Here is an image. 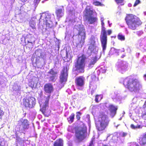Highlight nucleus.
<instances>
[{"mask_svg":"<svg viewBox=\"0 0 146 146\" xmlns=\"http://www.w3.org/2000/svg\"><path fill=\"white\" fill-rule=\"evenodd\" d=\"M127 135V133L125 132H123L121 134V133H117V138L121 137H125Z\"/></svg>","mask_w":146,"mask_h":146,"instance_id":"nucleus-28","label":"nucleus"},{"mask_svg":"<svg viewBox=\"0 0 146 146\" xmlns=\"http://www.w3.org/2000/svg\"><path fill=\"white\" fill-rule=\"evenodd\" d=\"M116 3L118 4L123 5L124 4L123 2L124 0H115Z\"/></svg>","mask_w":146,"mask_h":146,"instance_id":"nucleus-31","label":"nucleus"},{"mask_svg":"<svg viewBox=\"0 0 146 146\" xmlns=\"http://www.w3.org/2000/svg\"><path fill=\"white\" fill-rule=\"evenodd\" d=\"M139 143L141 145H144L146 144V132L140 137Z\"/></svg>","mask_w":146,"mask_h":146,"instance_id":"nucleus-20","label":"nucleus"},{"mask_svg":"<svg viewBox=\"0 0 146 146\" xmlns=\"http://www.w3.org/2000/svg\"><path fill=\"white\" fill-rule=\"evenodd\" d=\"M15 135L16 137H18V133H17V131H15Z\"/></svg>","mask_w":146,"mask_h":146,"instance_id":"nucleus-42","label":"nucleus"},{"mask_svg":"<svg viewBox=\"0 0 146 146\" xmlns=\"http://www.w3.org/2000/svg\"><path fill=\"white\" fill-rule=\"evenodd\" d=\"M129 146H140L136 142L131 143Z\"/></svg>","mask_w":146,"mask_h":146,"instance_id":"nucleus-34","label":"nucleus"},{"mask_svg":"<svg viewBox=\"0 0 146 146\" xmlns=\"http://www.w3.org/2000/svg\"><path fill=\"white\" fill-rule=\"evenodd\" d=\"M66 57L67 58H68V53L67 51H66Z\"/></svg>","mask_w":146,"mask_h":146,"instance_id":"nucleus-45","label":"nucleus"},{"mask_svg":"<svg viewBox=\"0 0 146 146\" xmlns=\"http://www.w3.org/2000/svg\"><path fill=\"white\" fill-rule=\"evenodd\" d=\"M125 56V55H123L121 56V58H123Z\"/></svg>","mask_w":146,"mask_h":146,"instance_id":"nucleus-48","label":"nucleus"},{"mask_svg":"<svg viewBox=\"0 0 146 146\" xmlns=\"http://www.w3.org/2000/svg\"><path fill=\"white\" fill-rule=\"evenodd\" d=\"M93 141H92L90 143V146H92V144H93Z\"/></svg>","mask_w":146,"mask_h":146,"instance_id":"nucleus-46","label":"nucleus"},{"mask_svg":"<svg viewBox=\"0 0 146 146\" xmlns=\"http://www.w3.org/2000/svg\"><path fill=\"white\" fill-rule=\"evenodd\" d=\"M38 53H40V56H41V53L40 51V49H37L35 51V54H36L37 55L38 54Z\"/></svg>","mask_w":146,"mask_h":146,"instance_id":"nucleus-37","label":"nucleus"},{"mask_svg":"<svg viewBox=\"0 0 146 146\" xmlns=\"http://www.w3.org/2000/svg\"><path fill=\"white\" fill-rule=\"evenodd\" d=\"M74 113H72L70 117L67 118V119L69 123H72L74 121Z\"/></svg>","mask_w":146,"mask_h":146,"instance_id":"nucleus-25","label":"nucleus"},{"mask_svg":"<svg viewBox=\"0 0 146 146\" xmlns=\"http://www.w3.org/2000/svg\"><path fill=\"white\" fill-rule=\"evenodd\" d=\"M118 108L112 104H110L109 106V110L110 112V115L113 117L116 113Z\"/></svg>","mask_w":146,"mask_h":146,"instance_id":"nucleus-18","label":"nucleus"},{"mask_svg":"<svg viewBox=\"0 0 146 146\" xmlns=\"http://www.w3.org/2000/svg\"><path fill=\"white\" fill-rule=\"evenodd\" d=\"M123 84L131 92H138L142 88V85L139 80L131 76L126 77L124 79Z\"/></svg>","mask_w":146,"mask_h":146,"instance_id":"nucleus-1","label":"nucleus"},{"mask_svg":"<svg viewBox=\"0 0 146 146\" xmlns=\"http://www.w3.org/2000/svg\"><path fill=\"white\" fill-rule=\"evenodd\" d=\"M93 4L96 6H102L101 3L98 1H95L93 2Z\"/></svg>","mask_w":146,"mask_h":146,"instance_id":"nucleus-32","label":"nucleus"},{"mask_svg":"<svg viewBox=\"0 0 146 146\" xmlns=\"http://www.w3.org/2000/svg\"><path fill=\"white\" fill-rule=\"evenodd\" d=\"M75 85L77 89L81 90L85 84V78L82 76L77 77L75 80Z\"/></svg>","mask_w":146,"mask_h":146,"instance_id":"nucleus-11","label":"nucleus"},{"mask_svg":"<svg viewBox=\"0 0 146 146\" xmlns=\"http://www.w3.org/2000/svg\"><path fill=\"white\" fill-rule=\"evenodd\" d=\"M96 42L94 40L92 39L91 40V42L90 44H95Z\"/></svg>","mask_w":146,"mask_h":146,"instance_id":"nucleus-36","label":"nucleus"},{"mask_svg":"<svg viewBox=\"0 0 146 146\" xmlns=\"http://www.w3.org/2000/svg\"><path fill=\"white\" fill-rule=\"evenodd\" d=\"M92 82H90V85H91V84H92Z\"/></svg>","mask_w":146,"mask_h":146,"instance_id":"nucleus-50","label":"nucleus"},{"mask_svg":"<svg viewBox=\"0 0 146 146\" xmlns=\"http://www.w3.org/2000/svg\"><path fill=\"white\" fill-rule=\"evenodd\" d=\"M29 86L30 87H31L32 88H33L34 87V85L33 84H32V82H29Z\"/></svg>","mask_w":146,"mask_h":146,"instance_id":"nucleus-39","label":"nucleus"},{"mask_svg":"<svg viewBox=\"0 0 146 146\" xmlns=\"http://www.w3.org/2000/svg\"><path fill=\"white\" fill-rule=\"evenodd\" d=\"M103 146H110V145H103Z\"/></svg>","mask_w":146,"mask_h":146,"instance_id":"nucleus-49","label":"nucleus"},{"mask_svg":"<svg viewBox=\"0 0 146 146\" xmlns=\"http://www.w3.org/2000/svg\"><path fill=\"white\" fill-rule=\"evenodd\" d=\"M62 9H58L56 10L55 11V13L56 16L58 18H61L62 17V13H63V11H64Z\"/></svg>","mask_w":146,"mask_h":146,"instance_id":"nucleus-23","label":"nucleus"},{"mask_svg":"<svg viewBox=\"0 0 146 146\" xmlns=\"http://www.w3.org/2000/svg\"><path fill=\"white\" fill-rule=\"evenodd\" d=\"M78 31V35L80 36L81 37V40L79 42V43L82 46L85 43L86 37V33L85 28L83 27H80Z\"/></svg>","mask_w":146,"mask_h":146,"instance_id":"nucleus-12","label":"nucleus"},{"mask_svg":"<svg viewBox=\"0 0 146 146\" xmlns=\"http://www.w3.org/2000/svg\"><path fill=\"white\" fill-rule=\"evenodd\" d=\"M68 70L67 66L63 67L59 77V82L61 83L62 84L67 81L68 76Z\"/></svg>","mask_w":146,"mask_h":146,"instance_id":"nucleus-10","label":"nucleus"},{"mask_svg":"<svg viewBox=\"0 0 146 146\" xmlns=\"http://www.w3.org/2000/svg\"><path fill=\"white\" fill-rule=\"evenodd\" d=\"M103 96L102 94H96L95 96V101L96 103L99 102L103 98Z\"/></svg>","mask_w":146,"mask_h":146,"instance_id":"nucleus-24","label":"nucleus"},{"mask_svg":"<svg viewBox=\"0 0 146 146\" xmlns=\"http://www.w3.org/2000/svg\"><path fill=\"white\" fill-rule=\"evenodd\" d=\"M22 2H24L26 1L27 0H21Z\"/></svg>","mask_w":146,"mask_h":146,"instance_id":"nucleus-47","label":"nucleus"},{"mask_svg":"<svg viewBox=\"0 0 146 146\" xmlns=\"http://www.w3.org/2000/svg\"><path fill=\"white\" fill-rule=\"evenodd\" d=\"M40 0H34V3L36 5L38 4L40 2Z\"/></svg>","mask_w":146,"mask_h":146,"instance_id":"nucleus-38","label":"nucleus"},{"mask_svg":"<svg viewBox=\"0 0 146 146\" xmlns=\"http://www.w3.org/2000/svg\"><path fill=\"white\" fill-rule=\"evenodd\" d=\"M82 113L80 111H78L76 112V117L78 120H79L80 119V116Z\"/></svg>","mask_w":146,"mask_h":146,"instance_id":"nucleus-30","label":"nucleus"},{"mask_svg":"<svg viewBox=\"0 0 146 146\" xmlns=\"http://www.w3.org/2000/svg\"><path fill=\"white\" fill-rule=\"evenodd\" d=\"M18 125L19 126H21L22 130L25 131L29 127V122L26 119H21L18 121Z\"/></svg>","mask_w":146,"mask_h":146,"instance_id":"nucleus-15","label":"nucleus"},{"mask_svg":"<svg viewBox=\"0 0 146 146\" xmlns=\"http://www.w3.org/2000/svg\"><path fill=\"white\" fill-rule=\"evenodd\" d=\"M94 13V11L90 8H86L84 10V16L85 17L86 20L90 24H94L98 21L97 17L92 16Z\"/></svg>","mask_w":146,"mask_h":146,"instance_id":"nucleus-5","label":"nucleus"},{"mask_svg":"<svg viewBox=\"0 0 146 146\" xmlns=\"http://www.w3.org/2000/svg\"><path fill=\"white\" fill-rule=\"evenodd\" d=\"M142 118L146 120V113L142 115Z\"/></svg>","mask_w":146,"mask_h":146,"instance_id":"nucleus-41","label":"nucleus"},{"mask_svg":"<svg viewBox=\"0 0 146 146\" xmlns=\"http://www.w3.org/2000/svg\"><path fill=\"white\" fill-rule=\"evenodd\" d=\"M140 126V125H139L137 126H135L133 124H131L130 125L132 129H135L137 128H139Z\"/></svg>","mask_w":146,"mask_h":146,"instance_id":"nucleus-33","label":"nucleus"},{"mask_svg":"<svg viewBox=\"0 0 146 146\" xmlns=\"http://www.w3.org/2000/svg\"><path fill=\"white\" fill-rule=\"evenodd\" d=\"M27 43L25 44L27 48L29 49H31L33 47L35 44V41L33 40V37L30 35L28 37Z\"/></svg>","mask_w":146,"mask_h":146,"instance_id":"nucleus-16","label":"nucleus"},{"mask_svg":"<svg viewBox=\"0 0 146 146\" xmlns=\"http://www.w3.org/2000/svg\"><path fill=\"white\" fill-rule=\"evenodd\" d=\"M96 47L95 44H90L88 49L90 50L91 51H93L96 49Z\"/></svg>","mask_w":146,"mask_h":146,"instance_id":"nucleus-26","label":"nucleus"},{"mask_svg":"<svg viewBox=\"0 0 146 146\" xmlns=\"http://www.w3.org/2000/svg\"><path fill=\"white\" fill-rule=\"evenodd\" d=\"M53 146H63V141L61 139H59L54 141Z\"/></svg>","mask_w":146,"mask_h":146,"instance_id":"nucleus-22","label":"nucleus"},{"mask_svg":"<svg viewBox=\"0 0 146 146\" xmlns=\"http://www.w3.org/2000/svg\"><path fill=\"white\" fill-rule=\"evenodd\" d=\"M141 2L139 0H136L133 5L134 7H135L139 4Z\"/></svg>","mask_w":146,"mask_h":146,"instance_id":"nucleus-35","label":"nucleus"},{"mask_svg":"<svg viewBox=\"0 0 146 146\" xmlns=\"http://www.w3.org/2000/svg\"><path fill=\"white\" fill-rule=\"evenodd\" d=\"M125 19L128 28L133 30H135L136 27L141 25L142 23L139 18L132 14H127Z\"/></svg>","mask_w":146,"mask_h":146,"instance_id":"nucleus-2","label":"nucleus"},{"mask_svg":"<svg viewBox=\"0 0 146 146\" xmlns=\"http://www.w3.org/2000/svg\"><path fill=\"white\" fill-rule=\"evenodd\" d=\"M117 37L118 39L121 41L124 40L125 39V36L120 33L118 34Z\"/></svg>","mask_w":146,"mask_h":146,"instance_id":"nucleus-27","label":"nucleus"},{"mask_svg":"<svg viewBox=\"0 0 146 146\" xmlns=\"http://www.w3.org/2000/svg\"><path fill=\"white\" fill-rule=\"evenodd\" d=\"M108 34V35H110L112 33V31L111 30H108L107 31Z\"/></svg>","mask_w":146,"mask_h":146,"instance_id":"nucleus-40","label":"nucleus"},{"mask_svg":"<svg viewBox=\"0 0 146 146\" xmlns=\"http://www.w3.org/2000/svg\"><path fill=\"white\" fill-rule=\"evenodd\" d=\"M50 98V96H48L46 98V100L44 102V104L43 105V106L40 110V111L46 117H48L50 115V111L49 113L47 112L46 110V108L48 106V102Z\"/></svg>","mask_w":146,"mask_h":146,"instance_id":"nucleus-13","label":"nucleus"},{"mask_svg":"<svg viewBox=\"0 0 146 146\" xmlns=\"http://www.w3.org/2000/svg\"><path fill=\"white\" fill-rule=\"evenodd\" d=\"M58 73V71H55L53 68L51 69L48 72V74L52 75L49 77V81L55 82L57 78V75Z\"/></svg>","mask_w":146,"mask_h":146,"instance_id":"nucleus-14","label":"nucleus"},{"mask_svg":"<svg viewBox=\"0 0 146 146\" xmlns=\"http://www.w3.org/2000/svg\"><path fill=\"white\" fill-rule=\"evenodd\" d=\"M37 21V20L36 18L35 17H32L30 20L29 22V26L33 29H36V23Z\"/></svg>","mask_w":146,"mask_h":146,"instance_id":"nucleus-19","label":"nucleus"},{"mask_svg":"<svg viewBox=\"0 0 146 146\" xmlns=\"http://www.w3.org/2000/svg\"><path fill=\"white\" fill-rule=\"evenodd\" d=\"M86 128L82 127L76 128L75 129V136L77 140L81 142L86 137Z\"/></svg>","mask_w":146,"mask_h":146,"instance_id":"nucleus-7","label":"nucleus"},{"mask_svg":"<svg viewBox=\"0 0 146 146\" xmlns=\"http://www.w3.org/2000/svg\"><path fill=\"white\" fill-rule=\"evenodd\" d=\"M115 37H116V36H113V37H114V38H115Z\"/></svg>","mask_w":146,"mask_h":146,"instance_id":"nucleus-51","label":"nucleus"},{"mask_svg":"<svg viewBox=\"0 0 146 146\" xmlns=\"http://www.w3.org/2000/svg\"><path fill=\"white\" fill-rule=\"evenodd\" d=\"M5 114V112L0 107V121L2 120L3 116Z\"/></svg>","mask_w":146,"mask_h":146,"instance_id":"nucleus-29","label":"nucleus"},{"mask_svg":"<svg viewBox=\"0 0 146 146\" xmlns=\"http://www.w3.org/2000/svg\"><path fill=\"white\" fill-rule=\"evenodd\" d=\"M143 77L145 78V80H146V74H145L143 75Z\"/></svg>","mask_w":146,"mask_h":146,"instance_id":"nucleus-44","label":"nucleus"},{"mask_svg":"<svg viewBox=\"0 0 146 146\" xmlns=\"http://www.w3.org/2000/svg\"><path fill=\"white\" fill-rule=\"evenodd\" d=\"M86 59L85 55L82 54L78 57L75 63L74 66L76 70L79 71L80 73H84V72Z\"/></svg>","mask_w":146,"mask_h":146,"instance_id":"nucleus-4","label":"nucleus"},{"mask_svg":"<svg viewBox=\"0 0 146 146\" xmlns=\"http://www.w3.org/2000/svg\"><path fill=\"white\" fill-rule=\"evenodd\" d=\"M44 21L43 24L45 23L46 26L48 28H51L52 27V23L50 21V16L46 12L42 13L40 16V19Z\"/></svg>","mask_w":146,"mask_h":146,"instance_id":"nucleus-9","label":"nucleus"},{"mask_svg":"<svg viewBox=\"0 0 146 146\" xmlns=\"http://www.w3.org/2000/svg\"><path fill=\"white\" fill-rule=\"evenodd\" d=\"M98 60V58L97 56L91 58L90 61L88 65V67L89 68L92 67Z\"/></svg>","mask_w":146,"mask_h":146,"instance_id":"nucleus-21","label":"nucleus"},{"mask_svg":"<svg viewBox=\"0 0 146 146\" xmlns=\"http://www.w3.org/2000/svg\"><path fill=\"white\" fill-rule=\"evenodd\" d=\"M94 90H92L91 91V94L92 95H93V93H94Z\"/></svg>","mask_w":146,"mask_h":146,"instance_id":"nucleus-43","label":"nucleus"},{"mask_svg":"<svg viewBox=\"0 0 146 146\" xmlns=\"http://www.w3.org/2000/svg\"><path fill=\"white\" fill-rule=\"evenodd\" d=\"M102 31L100 36V40L103 51L106 50L107 42V31L104 26V24L103 21H102Z\"/></svg>","mask_w":146,"mask_h":146,"instance_id":"nucleus-6","label":"nucleus"},{"mask_svg":"<svg viewBox=\"0 0 146 146\" xmlns=\"http://www.w3.org/2000/svg\"><path fill=\"white\" fill-rule=\"evenodd\" d=\"M110 121L108 115L102 112L100 113L98 118V121L99 123L96 125L97 130L99 131L105 130L108 126Z\"/></svg>","mask_w":146,"mask_h":146,"instance_id":"nucleus-3","label":"nucleus"},{"mask_svg":"<svg viewBox=\"0 0 146 146\" xmlns=\"http://www.w3.org/2000/svg\"><path fill=\"white\" fill-rule=\"evenodd\" d=\"M44 90L46 93L50 94L54 90L53 85L50 83H46L44 86Z\"/></svg>","mask_w":146,"mask_h":146,"instance_id":"nucleus-17","label":"nucleus"},{"mask_svg":"<svg viewBox=\"0 0 146 146\" xmlns=\"http://www.w3.org/2000/svg\"><path fill=\"white\" fill-rule=\"evenodd\" d=\"M35 103L36 100L34 97L27 96L23 99L21 104L26 108H32L34 107Z\"/></svg>","mask_w":146,"mask_h":146,"instance_id":"nucleus-8","label":"nucleus"}]
</instances>
